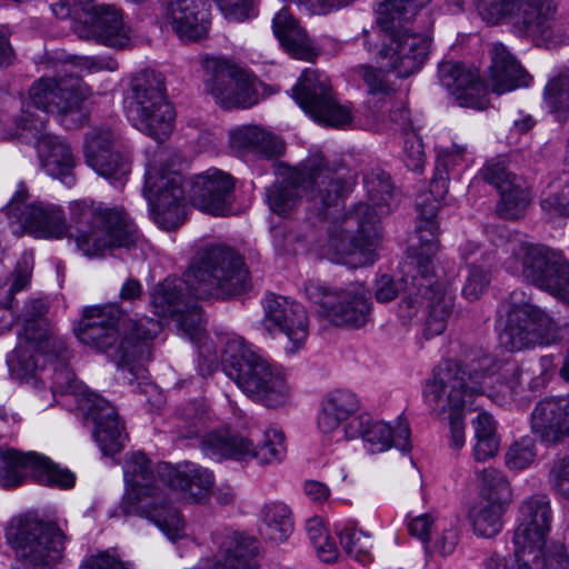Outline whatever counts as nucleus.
<instances>
[{"label":"nucleus","mask_w":569,"mask_h":569,"mask_svg":"<svg viewBox=\"0 0 569 569\" xmlns=\"http://www.w3.org/2000/svg\"><path fill=\"white\" fill-rule=\"evenodd\" d=\"M116 137L109 128H93L86 136L84 158L89 167L106 178L121 179L130 171L129 161L114 150Z\"/></svg>","instance_id":"nucleus-29"},{"label":"nucleus","mask_w":569,"mask_h":569,"mask_svg":"<svg viewBox=\"0 0 569 569\" xmlns=\"http://www.w3.org/2000/svg\"><path fill=\"white\" fill-rule=\"evenodd\" d=\"M480 260L481 263L471 261L462 288V296L469 301L478 300L491 281V268L495 260L492 252H482Z\"/></svg>","instance_id":"nucleus-52"},{"label":"nucleus","mask_w":569,"mask_h":569,"mask_svg":"<svg viewBox=\"0 0 569 569\" xmlns=\"http://www.w3.org/2000/svg\"><path fill=\"white\" fill-rule=\"evenodd\" d=\"M162 327H161V323L160 321L153 319V318H149V317H142L138 320H131L128 315L126 313V331H127V336L130 340L129 343H127V348L129 351H132V346L134 345H146L148 347L149 350H151V347L149 345V341L152 340L153 338H156L159 332L161 331ZM151 356H152V351H150V358L147 360L149 361L151 359ZM146 360L143 361H136L134 363H141V362H144ZM136 367V370H134V375L133 376H137L138 375V371L140 370V367L134 365Z\"/></svg>","instance_id":"nucleus-55"},{"label":"nucleus","mask_w":569,"mask_h":569,"mask_svg":"<svg viewBox=\"0 0 569 569\" xmlns=\"http://www.w3.org/2000/svg\"><path fill=\"white\" fill-rule=\"evenodd\" d=\"M356 71L368 87L370 94L386 96L392 91V87L382 69L363 64L359 66Z\"/></svg>","instance_id":"nucleus-62"},{"label":"nucleus","mask_w":569,"mask_h":569,"mask_svg":"<svg viewBox=\"0 0 569 569\" xmlns=\"http://www.w3.org/2000/svg\"><path fill=\"white\" fill-rule=\"evenodd\" d=\"M31 269L26 260L19 261L13 271L10 286H0V332L11 328L14 317L11 311L13 296L23 290L30 281Z\"/></svg>","instance_id":"nucleus-48"},{"label":"nucleus","mask_w":569,"mask_h":569,"mask_svg":"<svg viewBox=\"0 0 569 569\" xmlns=\"http://www.w3.org/2000/svg\"><path fill=\"white\" fill-rule=\"evenodd\" d=\"M250 436L251 438L240 433L212 431L203 436L200 448L206 457L216 461L256 459L260 465H273L282 461L287 448L281 429L274 426L268 427L257 439L256 446L253 438H257L258 435L251 433Z\"/></svg>","instance_id":"nucleus-17"},{"label":"nucleus","mask_w":569,"mask_h":569,"mask_svg":"<svg viewBox=\"0 0 569 569\" xmlns=\"http://www.w3.org/2000/svg\"><path fill=\"white\" fill-rule=\"evenodd\" d=\"M457 522L453 518H438L425 513L411 519L408 530L422 542L427 553L449 556L459 541Z\"/></svg>","instance_id":"nucleus-31"},{"label":"nucleus","mask_w":569,"mask_h":569,"mask_svg":"<svg viewBox=\"0 0 569 569\" xmlns=\"http://www.w3.org/2000/svg\"><path fill=\"white\" fill-rule=\"evenodd\" d=\"M490 54L489 81L495 93L502 94L529 86L530 74L505 44L493 43Z\"/></svg>","instance_id":"nucleus-35"},{"label":"nucleus","mask_w":569,"mask_h":569,"mask_svg":"<svg viewBox=\"0 0 569 569\" xmlns=\"http://www.w3.org/2000/svg\"><path fill=\"white\" fill-rule=\"evenodd\" d=\"M438 78L460 107L479 110L487 107V89L477 69L459 61H442L438 68Z\"/></svg>","instance_id":"nucleus-27"},{"label":"nucleus","mask_w":569,"mask_h":569,"mask_svg":"<svg viewBox=\"0 0 569 569\" xmlns=\"http://www.w3.org/2000/svg\"><path fill=\"white\" fill-rule=\"evenodd\" d=\"M51 361L53 372L51 376L50 390H43L47 399L39 403L40 408H48L57 402V396H72L77 409L84 419H90L93 425V437L104 455L119 452L124 445L127 436L119 421L116 408L101 396L90 391L81 381L77 380L74 372L70 369L68 361L70 351L66 346L64 355L51 349Z\"/></svg>","instance_id":"nucleus-7"},{"label":"nucleus","mask_w":569,"mask_h":569,"mask_svg":"<svg viewBox=\"0 0 569 569\" xmlns=\"http://www.w3.org/2000/svg\"><path fill=\"white\" fill-rule=\"evenodd\" d=\"M363 182L371 204L359 203L340 219L335 217L328 240L331 259L353 268L373 263L381 239L380 217L390 211L393 198V186L386 172L367 174Z\"/></svg>","instance_id":"nucleus-4"},{"label":"nucleus","mask_w":569,"mask_h":569,"mask_svg":"<svg viewBox=\"0 0 569 569\" xmlns=\"http://www.w3.org/2000/svg\"><path fill=\"white\" fill-rule=\"evenodd\" d=\"M490 363L489 357L478 366L446 361L435 369L425 386V402L435 415L448 420L449 445L455 450L465 446V411L473 396L485 392Z\"/></svg>","instance_id":"nucleus-6"},{"label":"nucleus","mask_w":569,"mask_h":569,"mask_svg":"<svg viewBox=\"0 0 569 569\" xmlns=\"http://www.w3.org/2000/svg\"><path fill=\"white\" fill-rule=\"evenodd\" d=\"M90 93L81 78L71 73L40 78L29 90L32 106L44 113L56 114L67 128H78L86 122L83 102Z\"/></svg>","instance_id":"nucleus-18"},{"label":"nucleus","mask_w":569,"mask_h":569,"mask_svg":"<svg viewBox=\"0 0 569 569\" xmlns=\"http://www.w3.org/2000/svg\"><path fill=\"white\" fill-rule=\"evenodd\" d=\"M292 92L300 108L321 124L340 128L352 121L350 109L338 102L328 77L317 70L306 69Z\"/></svg>","instance_id":"nucleus-21"},{"label":"nucleus","mask_w":569,"mask_h":569,"mask_svg":"<svg viewBox=\"0 0 569 569\" xmlns=\"http://www.w3.org/2000/svg\"><path fill=\"white\" fill-rule=\"evenodd\" d=\"M6 536L23 569H53L62 558L66 536L53 522L31 515L16 517Z\"/></svg>","instance_id":"nucleus-14"},{"label":"nucleus","mask_w":569,"mask_h":569,"mask_svg":"<svg viewBox=\"0 0 569 569\" xmlns=\"http://www.w3.org/2000/svg\"><path fill=\"white\" fill-rule=\"evenodd\" d=\"M425 150L421 139L418 137L408 138L405 142V164L413 171L420 170L425 164Z\"/></svg>","instance_id":"nucleus-64"},{"label":"nucleus","mask_w":569,"mask_h":569,"mask_svg":"<svg viewBox=\"0 0 569 569\" xmlns=\"http://www.w3.org/2000/svg\"><path fill=\"white\" fill-rule=\"evenodd\" d=\"M338 530L340 545L348 556L362 565L370 563L373 560L372 541L369 533L348 525L338 528Z\"/></svg>","instance_id":"nucleus-53"},{"label":"nucleus","mask_w":569,"mask_h":569,"mask_svg":"<svg viewBox=\"0 0 569 569\" xmlns=\"http://www.w3.org/2000/svg\"><path fill=\"white\" fill-rule=\"evenodd\" d=\"M505 252L503 267L509 273L569 305V261L560 250L513 236Z\"/></svg>","instance_id":"nucleus-11"},{"label":"nucleus","mask_w":569,"mask_h":569,"mask_svg":"<svg viewBox=\"0 0 569 569\" xmlns=\"http://www.w3.org/2000/svg\"><path fill=\"white\" fill-rule=\"evenodd\" d=\"M164 20L182 41H199L209 31V13L199 0H170L166 7Z\"/></svg>","instance_id":"nucleus-32"},{"label":"nucleus","mask_w":569,"mask_h":569,"mask_svg":"<svg viewBox=\"0 0 569 569\" xmlns=\"http://www.w3.org/2000/svg\"><path fill=\"white\" fill-rule=\"evenodd\" d=\"M124 109L132 126L157 141L167 139L173 131L176 112L161 73L144 71L132 77Z\"/></svg>","instance_id":"nucleus-12"},{"label":"nucleus","mask_w":569,"mask_h":569,"mask_svg":"<svg viewBox=\"0 0 569 569\" xmlns=\"http://www.w3.org/2000/svg\"><path fill=\"white\" fill-rule=\"evenodd\" d=\"M430 0H387L381 4L377 19L381 30L405 28L403 22L411 20Z\"/></svg>","instance_id":"nucleus-50"},{"label":"nucleus","mask_w":569,"mask_h":569,"mask_svg":"<svg viewBox=\"0 0 569 569\" xmlns=\"http://www.w3.org/2000/svg\"><path fill=\"white\" fill-rule=\"evenodd\" d=\"M305 292L318 306V315L336 327L358 329L370 321L372 305L361 284L331 289L309 281Z\"/></svg>","instance_id":"nucleus-19"},{"label":"nucleus","mask_w":569,"mask_h":569,"mask_svg":"<svg viewBox=\"0 0 569 569\" xmlns=\"http://www.w3.org/2000/svg\"><path fill=\"white\" fill-rule=\"evenodd\" d=\"M438 210L437 200L417 202L418 242L412 244L402 264V277L397 281L385 273L373 284L375 298L379 303L390 302L401 292L398 309L401 318L410 319L420 310H427V338L445 331L455 306V298L448 291L446 281L440 279L433 268L432 259L439 250V227L436 221Z\"/></svg>","instance_id":"nucleus-1"},{"label":"nucleus","mask_w":569,"mask_h":569,"mask_svg":"<svg viewBox=\"0 0 569 569\" xmlns=\"http://www.w3.org/2000/svg\"><path fill=\"white\" fill-rule=\"evenodd\" d=\"M507 309V323L500 333L501 345L509 351H520L535 345H551L559 339L558 323L542 309L530 302V297L515 290L501 305Z\"/></svg>","instance_id":"nucleus-16"},{"label":"nucleus","mask_w":569,"mask_h":569,"mask_svg":"<svg viewBox=\"0 0 569 569\" xmlns=\"http://www.w3.org/2000/svg\"><path fill=\"white\" fill-rule=\"evenodd\" d=\"M347 438L360 437L372 453L383 452L392 447L409 451L410 428L402 419H397L391 426L385 421L372 420L367 416L352 418L346 426Z\"/></svg>","instance_id":"nucleus-26"},{"label":"nucleus","mask_w":569,"mask_h":569,"mask_svg":"<svg viewBox=\"0 0 569 569\" xmlns=\"http://www.w3.org/2000/svg\"><path fill=\"white\" fill-rule=\"evenodd\" d=\"M260 535L272 543H281L293 531L290 508L282 502H271L261 510Z\"/></svg>","instance_id":"nucleus-44"},{"label":"nucleus","mask_w":569,"mask_h":569,"mask_svg":"<svg viewBox=\"0 0 569 569\" xmlns=\"http://www.w3.org/2000/svg\"><path fill=\"white\" fill-rule=\"evenodd\" d=\"M234 180L218 169H209L196 176L190 186V200L202 211L224 214L233 201Z\"/></svg>","instance_id":"nucleus-28"},{"label":"nucleus","mask_w":569,"mask_h":569,"mask_svg":"<svg viewBox=\"0 0 569 569\" xmlns=\"http://www.w3.org/2000/svg\"><path fill=\"white\" fill-rule=\"evenodd\" d=\"M48 305L42 299L29 300L22 311V328L18 331V337H22L24 342H32L36 348L48 352L51 346L58 353L66 352L64 340L57 336L46 317Z\"/></svg>","instance_id":"nucleus-34"},{"label":"nucleus","mask_w":569,"mask_h":569,"mask_svg":"<svg viewBox=\"0 0 569 569\" xmlns=\"http://www.w3.org/2000/svg\"><path fill=\"white\" fill-rule=\"evenodd\" d=\"M178 329L193 343L198 345L199 371L202 376L210 375L218 367V357L211 343L207 341L203 318L198 303L191 299L186 309L176 315Z\"/></svg>","instance_id":"nucleus-37"},{"label":"nucleus","mask_w":569,"mask_h":569,"mask_svg":"<svg viewBox=\"0 0 569 569\" xmlns=\"http://www.w3.org/2000/svg\"><path fill=\"white\" fill-rule=\"evenodd\" d=\"M230 146L238 151L252 152L263 158L278 157L284 150L281 139L258 126H243L232 130Z\"/></svg>","instance_id":"nucleus-40"},{"label":"nucleus","mask_w":569,"mask_h":569,"mask_svg":"<svg viewBox=\"0 0 569 569\" xmlns=\"http://www.w3.org/2000/svg\"><path fill=\"white\" fill-rule=\"evenodd\" d=\"M209 420V411L203 403L188 402L176 412L177 433L182 439L198 438L208 428Z\"/></svg>","instance_id":"nucleus-49"},{"label":"nucleus","mask_w":569,"mask_h":569,"mask_svg":"<svg viewBox=\"0 0 569 569\" xmlns=\"http://www.w3.org/2000/svg\"><path fill=\"white\" fill-rule=\"evenodd\" d=\"M38 452H22L14 449L0 448V487L12 489L31 477L36 479Z\"/></svg>","instance_id":"nucleus-42"},{"label":"nucleus","mask_w":569,"mask_h":569,"mask_svg":"<svg viewBox=\"0 0 569 569\" xmlns=\"http://www.w3.org/2000/svg\"><path fill=\"white\" fill-rule=\"evenodd\" d=\"M466 147L452 144L450 148L441 149L437 160V176L430 183V193L442 197L448 187V173L450 169L460 166L465 160Z\"/></svg>","instance_id":"nucleus-54"},{"label":"nucleus","mask_w":569,"mask_h":569,"mask_svg":"<svg viewBox=\"0 0 569 569\" xmlns=\"http://www.w3.org/2000/svg\"><path fill=\"white\" fill-rule=\"evenodd\" d=\"M18 346L8 356L7 363L12 377L19 380H27L36 377L38 370L41 368L39 358H47L50 360L52 347H48V352H43L34 347L32 342H24L22 337H18Z\"/></svg>","instance_id":"nucleus-45"},{"label":"nucleus","mask_w":569,"mask_h":569,"mask_svg":"<svg viewBox=\"0 0 569 569\" xmlns=\"http://www.w3.org/2000/svg\"><path fill=\"white\" fill-rule=\"evenodd\" d=\"M221 366L223 372L252 400L268 408H278L289 401L290 387L284 376L247 348L241 338L226 342Z\"/></svg>","instance_id":"nucleus-9"},{"label":"nucleus","mask_w":569,"mask_h":569,"mask_svg":"<svg viewBox=\"0 0 569 569\" xmlns=\"http://www.w3.org/2000/svg\"><path fill=\"white\" fill-rule=\"evenodd\" d=\"M502 503L493 499L473 506L469 519L475 533L483 538L495 537L502 528Z\"/></svg>","instance_id":"nucleus-47"},{"label":"nucleus","mask_w":569,"mask_h":569,"mask_svg":"<svg viewBox=\"0 0 569 569\" xmlns=\"http://www.w3.org/2000/svg\"><path fill=\"white\" fill-rule=\"evenodd\" d=\"M536 457L535 441L531 437H522L515 441L506 452V466L510 470H523Z\"/></svg>","instance_id":"nucleus-58"},{"label":"nucleus","mask_w":569,"mask_h":569,"mask_svg":"<svg viewBox=\"0 0 569 569\" xmlns=\"http://www.w3.org/2000/svg\"><path fill=\"white\" fill-rule=\"evenodd\" d=\"M46 117L33 114L30 110H22V116L14 131L6 134L34 139L36 148L42 168L48 174L59 179L63 184L71 187L74 183L72 169L76 159L70 147L59 137L44 132Z\"/></svg>","instance_id":"nucleus-20"},{"label":"nucleus","mask_w":569,"mask_h":569,"mask_svg":"<svg viewBox=\"0 0 569 569\" xmlns=\"http://www.w3.org/2000/svg\"><path fill=\"white\" fill-rule=\"evenodd\" d=\"M535 560H526L521 555H515L509 563L506 557L493 553L487 560V569H569V558L563 546L538 547Z\"/></svg>","instance_id":"nucleus-39"},{"label":"nucleus","mask_w":569,"mask_h":569,"mask_svg":"<svg viewBox=\"0 0 569 569\" xmlns=\"http://www.w3.org/2000/svg\"><path fill=\"white\" fill-rule=\"evenodd\" d=\"M160 480L170 489L179 490L193 501L204 499L214 483V476L209 469L193 462L177 466L163 462L157 466Z\"/></svg>","instance_id":"nucleus-30"},{"label":"nucleus","mask_w":569,"mask_h":569,"mask_svg":"<svg viewBox=\"0 0 569 569\" xmlns=\"http://www.w3.org/2000/svg\"><path fill=\"white\" fill-rule=\"evenodd\" d=\"M28 199L27 187L20 183L1 211L10 223L37 238L59 239L69 232L78 250L90 258L102 256L106 249L129 248L136 242L137 228L120 208L76 201L70 206L68 227L60 207Z\"/></svg>","instance_id":"nucleus-2"},{"label":"nucleus","mask_w":569,"mask_h":569,"mask_svg":"<svg viewBox=\"0 0 569 569\" xmlns=\"http://www.w3.org/2000/svg\"><path fill=\"white\" fill-rule=\"evenodd\" d=\"M345 181L332 170L323 156L306 159L298 168H283L274 184L267 189V202L278 216H287L299 201L300 193L310 209L329 220L339 211Z\"/></svg>","instance_id":"nucleus-5"},{"label":"nucleus","mask_w":569,"mask_h":569,"mask_svg":"<svg viewBox=\"0 0 569 569\" xmlns=\"http://www.w3.org/2000/svg\"><path fill=\"white\" fill-rule=\"evenodd\" d=\"M551 520L550 500L546 495H535L523 500L513 533L515 555H521L526 560H535L537 549L532 548L547 546Z\"/></svg>","instance_id":"nucleus-25"},{"label":"nucleus","mask_w":569,"mask_h":569,"mask_svg":"<svg viewBox=\"0 0 569 569\" xmlns=\"http://www.w3.org/2000/svg\"><path fill=\"white\" fill-rule=\"evenodd\" d=\"M475 445L472 455L476 461L482 462L498 453L500 440L497 435L496 421L488 412H480L472 420Z\"/></svg>","instance_id":"nucleus-46"},{"label":"nucleus","mask_w":569,"mask_h":569,"mask_svg":"<svg viewBox=\"0 0 569 569\" xmlns=\"http://www.w3.org/2000/svg\"><path fill=\"white\" fill-rule=\"evenodd\" d=\"M258 542L254 538L234 535L224 542L212 569H257Z\"/></svg>","instance_id":"nucleus-43"},{"label":"nucleus","mask_w":569,"mask_h":569,"mask_svg":"<svg viewBox=\"0 0 569 569\" xmlns=\"http://www.w3.org/2000/svg\"><path fill=\"white\" fill-rule=\"evenodd\" d=\"M509 189L499 192L500 201L497 204L498 214L507 220H516L522 217L531 196L523 179H517Z\"/></svg>","instance_id":"nucleus-51"},{"label":"nucleus","mask_w":569,"mask_h":569,"mask_svg":"<svg viewBox=\"0 0 569 569\" xmlns=\"http://www.w3.org/2000/svg\"><path fill=\"white\" fill-rule=\"evenodd\" d=\"M273 33L283 49L295 59L312 61L318 51L288 10H280L272 21Z\"/></svg>","instance_id":"nucleus-38"},{"label":"nucleus","mask_w":569,"mask_h":569,"mask_svg":"<svg viewBox=\"0 0 569 569\" xmlns=\"http://www.w3.org/2000/svg\"><path fill=\"white\" fill-rule=\"evenodd\" d=\"M127 493L121 502L124 515L137 513L154 523L171 541L184 537V520L171 503L167 487L142 452L131 453L124 463Z\"/></svg>","instance_id":"nucleus-8"},{"label":"nucleus","mask_w":569,"mask_h":569,"mask_svg":"<svg viewBox=\"0 0 569 569\" xmlns=\"http://www.w3.org/2000/svg\"><path fill=\"white\" fill-rule=\"evenodd\" d=\"M548 482L556 495L569 500V455L553 460L548 473Z\"/></svg>","instance_id":"nucleus-61"},{"label":"nucleus","mask_w":569,"mask_h":569,"mask_svg":"<svg viewBox=\"0 0 569 569\" xmlns=\"http://www.w3.org/2000/svg\"><path fill=\"white\" fill-rule=\"evenodd\" d=\"M480 16L489 23L509 20L537 46L553 44L557 27L555 0H477Z\"/></svg>","instance_id":"nucleus-15"},{"label":"nucleus","mask_w":569,"mask_h":569,"mask_svg":"<svg viewBox=\"0 0 569 569\" xmlns=\"http://www.w3.org/2000/svg\"><path fill=\"white\" fill-rule=\"evenodd\" d=\"M224 17L231 21H243L253 13L252 0H216Z\"/></svg>","instance_id":"nucleus-63"},{"label":"nucleus","mask_w":569,"mask_h":569,"mask_svg":"<svg viewBox=\"0 0 569 569\" xmlns=\"http://www.w3.org/2000/svg\"><path fill=\"white\" fill-rule=\"evenodd\" d=\"M476 476L480 482L481 491L488 496V500L500 501V496L508 492V481L501 471L495 468H483L477 470Z\"/></svg>","instance_id":"nucleus-60"},{"label":"nucleus","mask_w":569,"mask_h":569,"mask_svg":"<svg viewBox=\"0 0 569 569\" xmlns=\"http://www.w3.org/2000/svg\"><path fill=\"white\" fill-rule=\"evenodd\" d=\"M143 194L154 222L164 230L181 226L186 219V193L182 174L168 163V153L158 151L144 173Z\"/></svg>","instance_id":"nucleus-13"},{"label":"nucleus","mask_w":569,"mask_h":569,"mask_svg":"<svg viewBox=\"0 0 569 569\" xmlns=\"http://www.w3.org/2000/svg\"><path fill=\"white\" fill-rule=\"evenodd\" d=\"M251 287L242 257L227 246L201 250L184 274V280L166 279L151 295V306L160 317L174 318L194 299H226Z\"/></svg>","instance_id":"nucleus-3"},{"label":"nucleus","mask_w":569,"mask_h":569,"mask_svg":"<svg viewBox=\"0 0 569 569\" xmlns=\"http://www.w3.org/2000/svg\"><path fill=\"white\" fill-rule=\"evenodd\" d=\"M545 100L555 111L569 110V69L549 80L545 88Z\"/></svg>","instance_id":"nucleus-59"},{"label":"nucleus","mask_w":569,"mask_h":569,"mask_svg":"<svg viewBox=\"0 0 569 569\" xmlns=\"http://www.w3.org/2000/svg\"><path fill=\"white\" fill-rule=\"evenodd\" d=\"M383 47L379 51L381 64L399 78L418 72L426 62L431 40L429 37L410 32L406 28L383 30Z\"/></svg>","instance_id":"nucleus-23"},{"label":"nucleus","mask_w":569,"mask_h":569,"mask_svg":"<svg viewBox=\"0 0 569 569\" xmlns=\"http://www.w3.org/2000/svg\"><path fill=\"white\" fill-rule=\"evenodd\" d=\"M531 429L546 442L557 443L569 437V398L539 401L531 413Z\"/></svg>","instance_id":"nucleus-33"},{"label":"nucleus","mask_w":569,"mask_h":569,"mask_svg":"<svg viewBox=\"0 0 569 569\" xmlns=\"http://www.w3.org/2000/svg\"><path fill=\"white\" fill-rule=\"evenodd\" d=\"M204 89L224 109H247L258 101L254 81L240 67L212 58L204 63Z\"/></svg>","instance_id":"nucleus-22"},{"label":"nucleus","mask_w":569,"mask_h":569,"mask_svg":"<svg viewBox=\"0 0 569 569\" xmlns=\"http://www.w3.org/2000/svg\"><path fill=\"white\" fill-rule=\"evenodd\" d=\"M34 480L41 485L70 489L74 486L76 476L69 469L62 468L48 457L38 453Z\"/></svg>","instance_id":"nucleus-56"},{"label":"nucleus","mask_w":569,"mask_h":569,"mask_svg":"<svg viewBox=\"0 0 569 569\" xmlns=\"http://www.w3.org/2000/svg\"><path fill=\"white\" fill-rule=\"evenodd\" d=\"M81 38H94L98 42L114 49H126L131 43L130 28L124 23L122 13L114 6L93 7L92 27Z\"/></svg>","instance_id":"nucleus-36"},{"label":"nucleus","mask_w":569,"mask_h":569,"mask_svg":"<svg viewBox=\"0 0 569 569\" xmlns=\"http://www.w3.org/2000/svg\"><path fill=\"white\" fill-rule=\"evenodd\" d=\"M126 333V313L117 303L86 307L76 330L81 343L107 353L119 368L134 375V362L148 360L150 350L138 343L129 351Z\"/></svg>","instance_id":"nucleus-10"},{"label":"nucleus","mask_w":569,"mask_h":569,"mask_svg":"<svg viewBox=\"0 0 569 569\" xmlns=\"http://www.w3.org/2000/svg\"><path fill=\"white\" fill-rule=\"evenodd\" d=\"M479 174L486 182L493 186L498 192L506 190V188L509 189L512 183H517V179H522L508 170L506 161L501 158L487 161Z\"/></svg>","instance_id":"nucleus-57"},{"label":"nucleus","mask_w":569,"mask_h":569,"mask_svg":"<svg viewBox=\"0 0 569 569\" xmlns=\"http://www.w3.org/2000/svg\"><path fill=\"white\" fill-rule=\"evenodd\" d=\"M359 408L360 401L356 393L343 389L333 390L322 400L318 427L322 432L330 433L353 416Z\"/></svg>","instance_id":"nucleus-41"},{"label":"nucleus","mask_w":569,"mask_h":569,"mask_svg":"<svg viewBox=\"0 0 569 569\" xmlns=\"http://www.w3.org/2000/svg\"><path fill=\"white\" fill-rule=\"evenodd\" d=\"M264 328L270 332H281L288 343L284 351L295 355L300 350L309 333V317L305 307L287 297L270 293L262 300Z\"/></svg>","instance_id":"nucleus-24"}]
</instances>
